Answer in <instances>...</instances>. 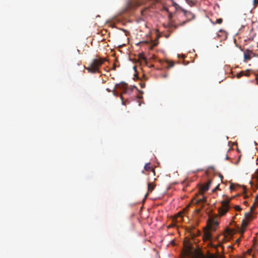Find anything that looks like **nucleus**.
<instances>
[{
	"mask_svg": "<svg viewBox=\"0 0 258 258\" xmlns=\"http://www.w3.org/2000/svg\"><path fill=\"white\" fill-rule=\"evenodd\" d=\"M106 60V59L97 56L96 58L92 61L88 67H85V69L87 70L89 73L92 74L100 73V67Z\"/></svg>",
	"mask_w": 258,
	"mask_h": 258,
	"instance_id": "obj_1",
	"label": "nucleus"
},
{
	"mask_svg": "<svg viewBox=\"0 0 258 258\" xmlns=\"http://www.w3.org/2000/svg\"><path fill=\"white\" fill-rule=\"evenodd\" d=\"M115 88L121 91L120 99L122 100V104L125 105L122 95L124 94H130L132 92L133 89L132 88H128L127 84L124 82L116 84Z\"/></svg>",
	"mask_w": 258,
	"mask_h": 258,
	"instance_id": "obj_2",
	"label": "nucleus"
},
{
	"mask_svg": "<svg viewBox=\"0 0 258 258\" xmlns=\"http://www.w3.org/2000/svg\"><path fill=\"white\" fill-rule=\"evenodd\" d=\"M181 12L182 13L183 16H184L186 19L184 21H183L182 22H180L179 24V26H183L186 23L191 21L195 18V15L189 11H187L184 10H181Z\"/></svg>",
	"mask_w": 258,
	"mask_h": 258,
	"instance_id": "obj_3",
	"label": "nucleus"
},
{
	"mask_svg": "<svg viewBox=\"0 0 258 258\" xmlns=\"http://www.w3.org/2000/svg\"><path fill=\"white\" fill-rule=\"evenodd\" d=\"M146 0H131L127 4L128 9H135L136 7L143 4Z\"/></svg>",
	"mask_w": 258,
	"mask_h": 258,
	"instance_id": "obj_4",
	"label": "nucleus"
},
{
	"mask_svg": "<svg viewBox=\"0 0 258 258\" xmlns=\"http://www.w3.org/2000/svg\"><path fill=\"white\" fill-rule=\"evenodd\" d=\"M229 202V201H223L222 202V207L219 209V214L220 216H223L228 211Z\"/></svg>",
	"mask_w": 258,
	"mask_h": 258,
	"instance_id": "obj_5",
	"label": "nucleus"
},
{
	"mask_svg": "<svg viewBox=\"0 0 258 258\" xmlns=\"http://www.w3.org/2000/svg\"><path fill=\"white\" fill-rule=\"evenodd\" d=\"M168 19H169V22L167 24V27L169 28H172L173 27L175 29H176L179 25H176L175 24L173 20H172V14L171 13L168 12Z\"/></svg>",
	"mask_w": 258,
	"mask_h": 258,
	"instance_id": "obj_6",
	"label": "nucleus"
},
{
	"mask_svg": "<svg viewBox=\"0 0 258 258\" xmlns=\"http://www.w3.org/2000/svg\"><path fill=\"white\" fill-rule=\"evenodd\" d=\"M211 182V180L210 179L205 185H203L201 186L200 189V191L202 195H203L205 192H206L209 189Z\"/></svg>",
	"mask_w": 258,
	"mask_h": 258,
	"instance_id": "obj_7",
	"label": "nucleus"
},
{
	"mask_svg": "<svg viewBox=\"0 0 258 258\" xmlns=\"http://www.w3.org/2000/svg\"><path fill=\"white\" fill-rule=\"evenodd\" d=\"M144 169L147 171H152L154 175H155V171L150 163H146L144 166Z\"/></svg>",
	"mask_w": 258,
	"mask_h": 258,
	"instance_id": "obj_8",
	"label": "nucleus"
},
{
	"mask_svg": "<svg viewBox=\"0 0 258 258\" xmlns=\"http://www.w3.org/2000/svg\"><path fill=\"white\" fill-rule=\"evenodd\" d=\"M156 185L153 182H148V192L145 195V198L148 195V192H152L155 188Z\"/></svg>",
	"mask_w": 258,
	"mask_h": 258,
	"instance_id": "obj_9",
	"label": "nucleus"
},
{
	"mask_svg": "<svg viewBox=\"0 0 258 258\" xmlns=\"http://www.w3.org/2000/svg\"><path fill=\"white\" fill-rule=\"evenodd\" d=\"M250 75V73L249 70H246L245 71H241L239 73H238L236 75V77L237 79L240 78L241 77L245 76H249Z\"/></svg>",
	"mask_w": 258,
	"mask_h": 258,
	"instance_id": "obj_10",
	"label": "nucleus"
},
{
	"mask_svg": "<svg viewBox=\"0 0 258 258\" xmlns=\"http://www.w3.org/2000/svg\"><path fill=\"white\" fill-rule=\"evenodd\" d=\"M211 238V234L209 230H206L204 231L203 235V239L204 240H210Z\"/></svg>",
	"mask_w": 258,
	"mask_h": 258,
	"instance_id": "obj_11",
	"label": "nucleus"
},
{
	"mask_svg": "<svg viewBox=\"0 0 258 258\" xmlns=\"http://www.w3.org/2000/svg\"><path fill=\"white\" fill-rule=\"evenodd\" d=\"M182 220H183V216H182V213H178L176 215L175 218L174 219V221H175L176 222H180L182 221Z\"/></svg>",
	"mask_w": 258,
	"mask_h": 258,
	"instance_id": "obj_12",
	"label": "nucleus"
},
{
	"mask_svg": "<svg viewBox=\"0 0 258 258\" xmlns=\"http://www.w3.org/2000/svg\"><path fill=\"white\" fill-rule=\"evenodd\" d=\"M251 53V51L247 50L246 52L244 53V57L245 59L246 60H249L251 58V57L250 56V53Z\"/></svg>",
	"mask_w": 258,
	"mask_h": 258,
	"instance_id": "obj_13",
	"label": "nucleus"
},
{
	"mask_svg": "<svg viewBox=\"0 0 258 258\" xmlns=\"http://www.w3.org/2000/svg\"><path fill=\"white\" fill-rule=\"evenodd\" d=\"M252 217V215L251 212L246 213L245 214V219L249 221Z\"/></svg>",
	"mask_w": 258,
	"mask_h": 258,
	"instance_id": "obj_14",
	"label": "nucleus"
},
{
	"mask_svg": "<svg viewBox=\"0 0 258 258\" xmlns=\"http://www.w3.org/2000/svg\"><path fill=\"white\" fill-rule=\"evenodd\" d=\"M206 201L205 198L204 197H202L201 198H199L197 201L196 202V204H199L200 203H205Z\"/></svg>",
	"mask_w": 258,
	"mask_h": 258,
	"instance_id": "obj_15",
	"label": "nucleus"
},
{
	"mask_svg": "<svg viewBox=\"0 0 258 258\" xmlns=\"http://www.w3.org/2000/svg\"><path fill=\"white\" fill-rule=\"evenodd\" d=\"M248 222L249 221L246 220V219L243 220H242V226L244 228H245L248 225Z\"/></svg>",
	"mask_w": 258,
	"mask_h": 258,
	"instance_id": "obj_16",
	"label": "nucleus"
},
{
	"mask_svg": "<svg viewBox=\"0 0 258 258\" xmlns=\"http://www.w3.org/2000/svg\"><path fill=\"white\" fill-rule=\"evenodd\" d=\"M258 5V0H253L252 1V5L253 8H255Z\"/></svg>",
	"mask_w": 258,
	"mask_h": 258,
	"instance_id": "obj_17",
	"label": "nucleus"
},
{
	"mask_svg": "<svg viewBox=\"0 0 258 258\" xmlns=\"http://www.w3.org/2000/svg\"><path fill=\"white\" fill-rule=\"evenodd\" d=\"M234 209L237 211H240L241 210V207L238 205L235 206Z\"/></svg>",
	"mask_w": 258,
	"mask_h": 258,
	"instance_id": "obj_18",
	"label": "nucleus"
},
{
	"mask_svg": "<svg viewBox=\"0 0 258 258\" xmlns=\"http://www.w3.org/2000/svg\"><path fill=\"white\" fill-rule=\"evenodd\" d=\"M222 21H223L222 19L219 18V19H217V20L216 21V24H221Z\"/></svg>",
	"mask_w": 258,
	"mask_h": 258,
	"instance_id": "obj_19",
	"label": "nucleus"
},
{
	"mask_svg": "<svg viewBox=\"0 0 258 258\" xmlns=\"http://www.w3.org/2000/svg\"><path fill=\"white\" fill-rule=\"evenodd\" d=\"M163 9L165 11H166V12H168V9L166 7H165V6H163Z\"/></svg>",
	"mask_w": 258,
	"mask_h": 258,
	"instance_id": "obj_20",
	"label": "nucleus"
},
{
	"mask_svg": "<svg viewBox=\"0 0 258 258\" xmlns=\"http://www.w3.org/2000/svg\"><path fill=\"white\" fill-rule=\"evenodd\" d=\"M230 188L231 190H234V185L233 184H231L230 186Z\"/></svg>",
	"mask_w": 258,
	"mask_h": 258,
	"instance_id": "obj_21",
	"label": "nucleus"
},
{
	"mask_svg": "<svg viewBox=\"0 0 258 258\" xmlns=\"http://www.w3.org/2000/svg\"><path fill=\"white\" fill-rule=\"evenodd\" d=\"M173 66H174V63L173 62H171L169 64V67L171 68V67H173Z\"/></svg>",
	"mask_w": 258,
	"mask_h": 258,
	"instance_id": "obj_22",
	"label": "nucleus"
},
{
	"mask_svg": "<svg viewBox=\"0 0 258 258\" xmlns=\"http://www.w3.org/2000/svg\"><path fill=\"white\" fill-rule=\"evenodd\" d=\"M253 208H254V206L251 207H250V211L249 212H251V213L252 212L253 210Z\"/></svg>",
	"mask_w": 258,
	"mask_h": 258,
	"instance_id": "obj_23",
	"label": "nucleus"
},
{
	"mask_svg": "<svg viewBox=\"0 0 258 258\" xmlns=\"http://www.w3.org/2000/svg\"><path fill=\"white\" fill-rule=\"evenodd\" d=\"M106 91H108V92H111V90L110 89H109V88H106Z\"/></svg>",
	"mask_w": 258,
	"mask_h": 258,
	"instance_id": "obj_24",
	"label": "nucleus"
},
{
	"mask_svg": "<svg viewBox=\"0 0 258 258\" xmlns=\"http://www.w3.org/2000/svg\"><path fill=\"white\" fill-rule=\"evenodd\" d=\"M219 187V185H217L215 188V189L213 190V191H214L215 190H216L217 189H218Z\"/></svg>",
	"mask_w": 258,
	"mask_h": 258,
	"instance_id": "obj_25",
	"label": "nucleus"
},
{
	"mask_svg": "<svg viewBox=\"0 0 258 258\" xmlns=\"http://www.w3.org/2000/svg\"><path fill=\"white\" fill-rule=\"evenodd\" d=\"M141 85V87H142V88H143V87H145V84L143 83V84H142Z\"/></svg>",
	"mask_w": 258,
	"mask_h": 258,
	"instance_id": "obj_26",
	"label": "nucleus"
},
{
	"mask_svg": "<svg viewBox=\"0 0 258 258\" xmlns=\"http://www.w3.org/2000/svg\"><path fill=\"white\" fill-rule=\"evenodd\" d=\"M112 92H113V94H114V95H115V96H117V95H116V94H115V92L114 90H113L112 91Z\"/></svg>",
	"mask_w": 258,
	"mask_h": 258,
	"instance_id": "obj_27",
	"label": "nucleus"
},
{
	"mask_svg": "<svg viewBox=\"0 0 258 258\" xmlns=\"http://www.w3.org/2000/svg\"><path fill=\"white\" fill-rule=\"evenodd\" d=\"M255 200L258 201V195L256 197Z\"/></svg>",
	"mask_w": 258,
	"mask_h": 258,
	"instance_id": "obj_28",
	"label": "nucleus"
},
{
	"mask_svg": "<svg viewBox=\"0 0 258 258\" xmlns=\"http://www.w3.org/2000/svg\"><path fill=\"white\" fill-rule=\"evenodd\" d=\"M223 31L222 30H220L219 32L222 33Z\"/></svg>",
	"mask_w": 258,
	"mask_h": 258,
	"instance_id": "obj_29",
	"label": "nucleus"
},
{
	"mask_svg": "<svg viewBox=\"0 0 258 258\" xmlns=\"http://www.w3.org/2000/svg\"><path fill=\"white\" fill-rule=\"evenodd\" d=\"M228 155H226V159H228Z\"/></svg>",
	"mask_w": 258,
	"mask_h": 258,
	"instance_id": "obj_30",
	"label": "nucleus"
},
{
	"mask_svg": "<svg viewBox=\"0 0 258 258\" xmlns=\"http://www.w3.org/2000/svg\"><path fill=\"white\" fill-rule=\"evenodd\" d=\"M217 36L218 37H219L220 36V34L219 33L217 34Z\"/></svg>",
	"mask_w": 258,
	"mask_h": 258,
	"instance_id": "obj_31",
	"label": "nucleus"
},
{
	"mask_svg": "<svg viewBox=\"0 0 258 258\" xmlns=\"http://www.w3.org/2000/svg\"><path fill=\"white\" fill-rule=\"evenodd\" d=\"M113 69L115 70V66H114L113 67Z\"/></svg>",
	"mask_w": 258,
	"mask_h": 258,
	"instance_id": "obj_32",
	"label": "nucleus"
}]
</instances>
